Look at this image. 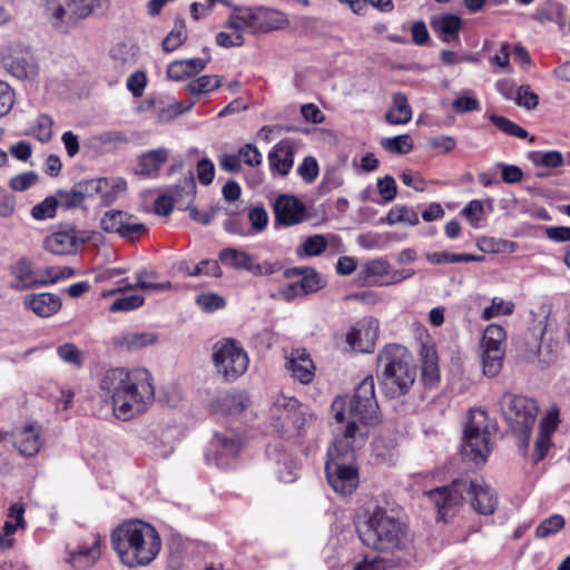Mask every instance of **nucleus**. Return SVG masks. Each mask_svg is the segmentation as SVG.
Wrapping results in <instances>:
<instances>
[{
    "label": "nucleus",
    "instance_id": "obj_55",
    "mask_svg": "<svg viewBox=\"0 0 570 570\" xmlns=\"http://www.w3.org/2000/svg\"><path fill=\"white\" fill-rule=\"evenodd\" d=\"M318 171L317 160L313 156L305 157L297 168L298 175L307 184H312L317 178Z\"/></svg>",
    "mask_w": 570,
    "mask_h": 570
},
{
    "label": "nucleus",
    "instance_id": "obj_14",
    "mask_svg": "<svg viewBox=\"0 0 570 570\" xmlns=\"http://www.w3.org/2000/svg\"><path fill=\"white\" fill-rule=\"evenodd\" d=\"M3 68L21 80H31L37 77L39 66L35 53L29 47L12 43L3 49L1 55Z\"/></svg>",
    "mask_w": 570,
    "mask_h": 570
},
{
    "label": "nucleus",
    "instance_id": "obj_51",
    "mask_svg": "<svg viewBox=\"0 0 570 570\" xmlns=\"http://www.w3.org/2000/svg\"><path fill=\"white\" fill-rule=\"evenodd\" d=\"M514 104L524 109L532 110L539 104V96L531 91L530 86L522 85L517 88Z\"/></svg>",
    "mask_w": 570,
    "mask_h": 570
},
{
    "label": "nucleus",
    "instance_id": "obj_4",
    "mask_svg": "<svg viewBox=\"0 0 570 570\" xmlns=\"http://www.w3.org/2000/svg\"><path fill=\"white\" fill-rule=\"evenodd\" d=\"M111 546L125 566L135 568L147 566L157 557L161 540L153 525L131 520L114 530Z\"/></svg>",
    "mask_w": 570,
    "mask_h": 570
},
{
    "label": "nucleus",
    "instance_id": "obj_53",
    "mask_svg": "<svg viewBox=\"0 0 570 570\" xmlns=\"http://www.w3.org/2000/svg\"><path fill=\"white\" fill-rule=\"evenodd\" d=\"M145 298L141 295H129L125 297L117 298L109 307V311L112 313L117 312H128L139 308L144 305Z\"/></svg>",
    "mask_w": 570,
    "mask_h": 570
},
{
    "label": "nucleus",
    "instance_id": "obj_20",
    "mask_svg": "<svg viewBox=\"0 0 570 570\" xmlns=\"http://www.w3.org/2000/svg\"><path fill=\"white\" fill-rule=\"evenodd\" d=\"M286 370L302 384H309L315 376V365L305 348H295L286 356Z\"/></svg>",
    "mask_w": 570,
    "mask_h": 570
},
{
    "label": "nucleus",
    "instance_id": "obj_35",
    "mask_svg": "<svg viewBox=\"0 0 570 570\" xmlns=\"http://www.w3.org/2000/svg\"><path fill=\"white\" fill-rule=\"evenodd\" d=\"M138 48L134 45L120 42L112 47L110 57L116 66L122 69L131 68L137 60Z\"/></svg>",
    "mask_w": 570,
    "mask_h": 570
},
{
    "label": "nucleus",
    "instance_id": "obj_3",
    "mask_svg": "<svg viewBox=\"0 0 570 570\" xmlns=\"http://www.w3.org/2000/svg\"><path fill=\"white\" fill-rule=\"evenodd\" d=\"M332 410L337 422H347L344 432L336 438L363 445L367 436V428L379 422V404L373 376L364 377L351 399L336 397L332 403Z\"/></svg>",
    "mask_w": 570,
    "mask_h": 570
},
{
    "label": "nucleus",
    "instance_id": "obj_18",
    "mask_svg": "<svg viewBox=\"0 0 570 570\" xmlns=\"http://www.w3.org/2000/svg\"><path fill=\"white\" fill-rule=\"evenodd\" d=\"M100 557V538L92 534L86 541L78 543L76 547L68 548L67 561L75 569L83 570L94 566Z\"/></svg>",
    "mask_w": 570,
    "mask_h": 570
},
{
    "label": "nucleus",
    "instance_id": "obj_36",
    "mask_svg": "<svg viewBox=\"0 0 570 570\" xmlns=\"http://www.w3.org/2000/svg\"><path fill=\"white\" fill-rule=\"evenodd\" d=\"M212 446L222 449V454L235 456L242 448V439L233 431L215 433Z\"/></svg>",
    "mask_w": 570,
    "mask_h": 570
},
{
    "label": "nucleus",
    "instance_id": "obj_10",
    "mask_svg": "<svg viewBox=\"0 0 570 570\" xmlns=\"http://www.w3.org/2000/svg\"><path fill=\"white\" fill-rule=\"evenodd\" d=\"M212 362L218 379L232 383L246 373L249 357L239 342L224 338L214 344Z\"/></svg>",
    "mask_w": 570,
    "mask_h": 570
},
{
    "label": "nucleus",
    "instance_id": "obj_39",
    "mask_svg": "<svg viewBox=\"0 0 570 570\" xmlns=\"http://www.w3.org/2000/svg\"><path fill=\"white\" fill-rule=\"evenodd\" d=\"M479 351L484 375L489 377L497 376L503 366L505 356L504 352H498L494 354V352H490L484 348H479Z\"/></svg>",
    "mask_w": 570,
    "mask_h": 570
},
{
    "label": "nucleus",
    "instance_id": "obj_48",
    "mask_svg": "<svg viewBox=\"0 0 570 570\" xmlns=\"http://www.w3.org/2000/svg\"><path fill=\"white\" fill-rule=\"evenodd\" d=\"M490 120L495 127L507 135L522 139L528 137V131L525 129L503 116L493 114L490 116Z\"/></svg>",
    "mask_w": 570,
    "mask_h": 570
},
{
    "label": "nucleus",
    "instance_id": "obj_19",
    "mask_svg": "<svg viewBox=\"0 0 570 570\" xmlns=\"http://www.w3.org/2000/svg\"><path fill=\"white\" fill-rule=\"evenodd\" d=\"M275 410L283 426H293L298 433L312 421V416H306L305 411L294 397L282 396L276 401Z\"/></svg>",
    "mask_w": 570,
    "mask_h": 570
},
{
    "label": "nucleus",
    "instance_id": "obj_46",
    "mask_svg": "<svg viewBox=\"0 0 570 570\" xmlns=\"http://www.w3.org/2000/svg\"><path fill=\"white\" fill-rule=\"evenodd\" d=\"M385 150L393 154H409L413 149V140L410 135H399L382 140Z\"/></svg>",
    "mask_w": 570,
    "mask_h": 570
},
{
    "label": "nucleus",
    "instance_id": "obj_38",
    "mask_svg": "<svg viewBox=\"0 0 570 570\" xmlns=\"http://www.w3.org/2000/svg\"><path fill=\"white\" fill-rule=\"evenodd\" d=\"M168 150L165 148L154 149L140 157L139 165L144 175H153L166 163Z\"/></svg>",
    "mask_w": 570,
    "mask_h": 570
},
{
    "label": "nucleus",
    "instance_id": "obj_52",
    "mask_svg": "<svg viewBox=\"0 0 570 570\" xmlns=\"http://www.w3.org/2000/svg\"><path fill=\"white\" fill-rule=\"evenodd\" d=\"M39 176L35 171H26L10 178L9 187L14 191H26L38 183Z\"/></svg>",
    "mask_w": 570,
    "mask_h": 570
},
{
    "label": "nucleus",
    "instance_id": "obj_30",
    "mask_svg": "<svg viewBox=\"0 0 570 570\" xmlns=\"http://www.w3.org/2000/svg\"><path fill=\"white\" fill-rule=\"evenodd\" d=\"M385 119L391 125H404L412 119V108L403 92H395L392 107L385 114Z\"/></svg>",
    "mask_w": 570,
    "mask_h": 570
},
{
    "label": "nucleus",
    "instance_id": "obj_23",
    "mask_svg": "<svg viewBox=\"0 0 570 570\" xmlns=\"http://www.w3.org/2000/svg\"><path fill=\"white\" fill-rule=\"evenodd\" d=\"M23 305L39 317H50L61 308V298L53 293H32L23 298Z\"/></svg>",
    "mask_w": 570,
    "mask_h": 570
},
{
    "label": "nucleus",
    "instance_id": "obj_44",
    "mask_svg": "<svg viewBox=\"0 0 570 570\" xmlns=\"http://www.w3.org/2000/svg\"><path fill=\"white\" fill-rule=\"evenodd\" d=\"M385 220L389 225L404 223L410 226H415L419 224V216L413 208L407 206H396L390 209Z\"/></svg>",
    "mask_w": 570,
    "mask_h": 570
},
{
    "label": "nucleus",
    "instance_id": "obj_25",
    "mask_svg": "<svg viewBox=\"0 0 570 570\" xmlns=\"http://www.w3.org/2000/svg\"><path fill=\"white\" fill-rule=\"evenodd\" d=\"M268 163L272 170L285 176L294 164V148L288 141H279L268 154Z\"/></svg>",
    "mask_w": 570,
    "mask_h": 570
},
{
    "label": "nucleus",
    "instance_id": "obj_28",
    "mask_svg": "<svg viewBox=\"0 0 570 570\" xmlns=\"http://www.w3.org/2000/svg\"><path fill=\"white\" fill-rule=\"evenodd\" d=\"M24 508L21 504L14 503L9 509L8 520L4 522L0 530V548L8 549L13 544V533L18 528H22Z\"/></svg>",
    "mask_w": 570,
    "mask_h": 570
},
{
    "label": "nucleus",
    "instance_id": "obj_32",
    "mask_svg": "<svg viewBox=\"0 0 570 570\" xmlns=\"http://www.w3.org/2000/svg\"><path fill=\"white\" fill-rule=\"evenodd\" d=\"M196 195V183L193 173L184 179L181 185L176 186L169 195L173 205L179 209L189 208Z\"/></svg>",
    "mask_w": 570,
    "mask_h": 570
},
{
    "label": "nucleus",
    "instance_id": "obj_34",
    "mask_svg": "<svg viewBox=\"0 0 570 570\" xmlns=\"http://www.w3.org/2000/svg\"><path fill=\"white\" fill-rule=\"evenodd\" d=\"M505 331L501 325L490 324L483 332L480 348L488 350L490 352H504Z\"/></svg>",
    "mask_w": 570,
    "mask_h": 570
},
{
    "label": "nucleus",
    "instance_id": "obj_61",
    "mask_svg": "<svg viewBox=\"0 0 570 570\" xmlns=\"http://www.w3.org/2000/svg\"><path fill=\"white\" fill-rule=\"evenodd\" d=\"M58 197V204L60 203L66 208L78 207L83 203L81 191L78 189L77 184L70 190H59Z\"/></svg>",
    "mask_w": 570,
    "mask_h": 570
},
{
    "label": "nucleus",
    "instance_id": "obj_33",
    "mask_svg": "<svg viewBox=\"0 0 570 570\" xmlns=\"http://www.w3.org/2000/svg\"><path fill=\"white\" fill-rule=\"evenodd\" d=\"M156 277V272L154 271H140L136 274V283L135 284H127L126 286L118 287L116 289H112L110 294L116 293H122L128 289H144V291H153V292H163L168 291L173 287L170 282H164V283H147V278H154Z\"/></svg>",
    "mask_w": 570,
    "mask_h": 570
},
{
    "label": "nucleus",
    "instance_id": "obj_31",
    "mask_svg": "<svg viewBox=\"0 0 570 570\" xmlns=\"http://www.w3.org/2000/svg\"><path fill=\"white\" fill-rule=\"evenodd\" d=\"M127 183L121 177L101 178V188H99V199L102 205L109 206L125 195Z\"/></svg>",
    "mask_w": 570,
    "mask_h": 570
},
{
    "label": "nucleus",
    "instance_id": "obj_62",
    "mask_svg": "<svg viewBox=\"0 0 570 570\" xmlns=\"http://www.w3.org/2000/svg\"><path fill=\"white\" fill-rule=\"evenodd\" d=\"M377 188L384 203H391L396 197L397 186L392 176H385L377 180Z\"/></svg>",
    "mask_w": 570,
    "mask_h": 570
},
{
    "label": "nucleus",
    "instance_id": "obj_12",
    "mask_svg": "<svg viewBox=\"0 0 570 570\" xmlns=\"http://www.w3.org/2000/svg\"><path fill=\"white\" fill-rule=\"evenodd\" d=\"M106 2L107 0H47L46 16L53 28L68 32Z\"/></svg>",
    "mask_w": 570,
    "mask_h": 570
},
{
    "label": "nucleus",
    "instance_id": "obj_57",
    "mask_svg": "<svg viewBox=\"0 0 570 570\" xmlns=\"http://www.w3.org/2000/svg\"><path fill=\"white\" fill-rule=\"evenodd\" d=\"M248 220L255 233H262L268 224V214L263 206H256L249 209Z\"/></svg>",
    "mask_w": 570,
    "mask_h": 570
},
{
    "label": "nucleus",
    "instance_id": "obj_8",
    "mask_svg": "<svg viewBox=\"0 0 570 570\" xmlns=\"http://www.w3.org/2000/svg\"><path fill=\"white\" fill-rule=\"evenodd\" d=\"M495 431L485 411H471L462 439V455L475 463L484 462L492 451Z\"/></svg>",
    "mask_w": 570,
    "mask_h": 570
},
{
    "label": "nucleus",
    "instance_id": "obj_11",
    "mask_svg": "<svg viewBox=\"0 0 570 570\" xmlns=\"http://www.w3.org/2000/svg\"><path fill=\"white\" fill-rule=\"evenodd\" d=\"M286 23L287 19L281 12L234 4L225 27L243 35L244 31L252 33L268 32L281 29Z\"/></svg>",
    "mask_w": 570,
    "mask_h": 570
},
{
    "label": "nucleus",
    "instance_id": "obj_6",
    "mask_svg": "<svg viewBox=\"0 0 570 570\" xmlns=\"http://www.w3.org/2000/svg\"><path fill=\"white\" fill-rule=\"evenodd\" d=\"M361 541L368 548L382 552L402 549L406 529L399 519L390 515L384 509L376 508L357 525Z\"/></svg>",
    "mask_w": 570,
    "mask_h": 570
},
{
    "label": "nucleus",
    "instance_id": "obj_60",
    "mask_svg": "<svg viewBox=\"0 0 570 570\" xmlns=\"http://www.w3.org/2000/svg\"><path fill=\"white\" fill-rule=\"evenodd\" d=\"M196 303L205 312H213L225 306V299L218 294H199L196 297Z\"/></svg>",
    "mask_w": 570,
    "mask_h": 570
},
{
    "label": "nucleus",
    "instance_id": "obj_26",
    "mask_svg": "<svg viewBox=\"0 0 570 570\" xmlns=\"http://www.w3.org/2000/svg\"><path fill=\"white\" fill-rule=\"evenodd\" d=\"M249 404L246 393L239 392L235 394L226 393L210 402V409L220 414H238L243 412Z\"/></svg>",
    "mask_w": 570,
    "mask_h": 570
},
{
    "label": "nucleus",
    "instance_id": "obj_16",
    "mask_svg": "<svg viewBox=\"0 0 570 570\" xmlns=\"http://www.w3.org/2000/svg\"><path fill=\"white\" fill-rule=\"evenodd\" d=\"M275 224L285 227L306 219V206L293 195H281L274 203Z\"/></svg>",
    "mask_w": 570,
    "mask_h": 570
},
{
    "label": "nucleus",
    "instance_id": "obj_13",
    "mask_svg": "<svg viewBox=\"0 0 570 570\" xmlns=\"http://www.w3.org/2000/svg\"><path fill=\"white\" fill-rule=\"evenodd\" d=\"M99 226L105 233L116 234L128 242H137L148 232L144 223L139 222L132 214L120 209L105 212Z\"/></svg>",
    "mask_w": 570,
    "mask_h": 570
},
{
    "label": "nucleus",
    "instance_id": "obj_49",
    "mask_svg": "<svg viewBox=\"0 0 570 570\" xmlns=\"http://www.w3.org/2000/svg\"><path fill=\"white\" fill-rule=\"evenodd\" d=\"M514 311V304L512 302H504L502 298L494 297L492 304L485 307L482 312V318L489 321L500 314L511 315Z\"/></svg>",
    "mask_w": 570,
    "mask_h": 570
},
{
    "label": "nucleus",
    "instance_id": "obj_64",
    "mask_svg": "<svg viewBox=\"0 0 570 570\" xmlns=\"http://www.w3.org/2000/svg\"><path fill=\"white\" fill-rule=\"evenodd\" d=\"M126 85L127 89L132 94L134 97H141L147 85V78L145 72L135 71L128 77Z\"/></svg>",
    "mask_w": 570,
    "mask_h": 570
},
{
    "label": "nucleus",
    "instance_id": "obj_63",
    "mask_svg": "<svg viewBox=\"0 0 570 570\" xmlns=\"http://www.w3.org/2000/svg\"><path fill=\"white\" fill-rule=\"evenodd\" d=\"M298 283L305 295L315 293L322 287L320 276L313 268H309Z\"/></svg>",
    "mask_w": 570,
    "mask_h": 570
},
{
    "label": "nucleus",
    "instance_id": "obj_54",
    "mask_svg": "<svg viewBox=\"0 0 570 570\" xmlns=\"http://www.w3.org/2000/svg\"><path fill=\"white\" fill-rule=\"evenodd\" d=\"M193 107V104L183 106L180 102L173 101L169 105L158 109L157 119L158 122H168L177 116L188 111Z\"/></svg>",
    "mask_w": 570,
    "mask_h": 570
},
{
    "label": "nucleus",
    "instance_id": "obj_41",
    "mask_svg": "<svg viewBox=\"0 0 570 570\" xmlns=\"http://www.w3.org/2000/svg\"><path fill=\"white\" fill-rule=\"evenodd\" d=\"M476 247L483 253H513L517 244L502 238L482 236L476 239Z\"/></svg>",
    "mask_w": 570,
    "mask_h": 570
},
{
    "label": "nucleus",
    "instance_id": "obj_45",
    "mask_svg": "<svg viewBox=\"0 0 570 570\" xmlns=\"http://www.w3.org/2000/svg\"><path fill=\"white\" fill-rule=\"evenodd\" d=\"M187 39L186 24L184 20H176L173 30L167 35L163 41V49L165 51H174L181 46Z\"/></svg>",
    "mask_w": 570,
    "mask_h": 570
},
{
    "label": "nucleus",
    "instance_id": "obj_21",
    "mask_svg": "<svg viewBox=\"0 0 570 570\" xmlns=\"http://www.w3.org/2000/svg\"><path fill=\"white\" fill-rule=\"evenodd\" d=\"M12 436L14 448L26 456L36 455L43 445L41 428L36 424L17 428Z\"/></svg>",
    "mask_w": 570,
    "mask_h": 570
},
{
    "label": "nucleus",
    "instance_id": "obj_1",
    "mask_svg": "<svg viewBox=\"0 0 570 570\" xmlns=\"http://www.w3.org/2000/svg\"><path fill=\"white\" fill-rule=\"evenodd\" d=\"M100 391L111 400L114 414L122 421L144 413L155 400L151 374L142 368H110L99 383Z\"/></svg>",
    "mask_w": 570,
    "mask_h": 570
},
{
    "label": "nucleus",
    "instance_id": "obj_42",
    "mask_svg": "<svg viewBox=\"0 0 570 570\" xmlns=\"http://www.w3.org/2000/svg\"><path fill=\"white\" fill-rule=\"evenodd\" d=\"M222 79L218 76H200L186 85V91L190 95L207 94L218 88Z\"/></svg>",
    "mask_w": 570,
    "mask_h": 570
},
{
    "label": "nucleus",
    "instance_id": "obj_2",
    "mask_svg": "<svg viewBox=\"0 0 570 570\" xmlns=\"http://www.w3.org/2000/svg\"><path fill=\"white\" fill-rule=\"evenodd\" d=\"M426 495L443 521L456 514L465 495H469L472 509L479 514L491 515L498 508L495 490L482 478H459L448 485L430 490Z\"/></svg>",
    "mask_w": 570,
    "mask_h": 570
},
{
    "label": "nucleus",
    "instance_id": "obj_50",
    "mask_svg": "<svg viewBox=\"0 0 570 570\" xmlns=\"http://www.w3.org/2000/svg\"><path fill=\"white\" fill-rule=\"evenodd\" d=\"M57 206L58 199L56 197H47L32 207L31 216L37 220L52 218L56 215Z\"/></svg>",
    "mask_w": 570,
    "mask_h": 570
},
{
    "label": "nucleus",
    "instance_id": "obj_27",
    "mask_svg": "<svg viewBox=\"0 0 570 570\" xmlns=\"http://www.w3.org/2000/svg\"><path fill=\"white\" fill-rule=\"evenodd\" d=\"M208 63V59L191 58L177 60L168 65L167 76L175 81L195 76L203 71Z\"/></svg>",
    "mask_w": 570,
    "mask_h": 570
},
{
    "label": "nucleus",
    "instance_id": "obj_37",
    "mask_svg": "<svg viewBox=\"0 0 570 570\" xmlns=\"http://www.w3.org/2000/svg\"><path fill=\"white\" fill-rule=\"evenodd\" d=\"M157 341V335L154 333H137L130 332L126 333L120 337L115 340V344L127 348V350H138L148 345H153Z\"/></svg>",
    "mask_w": 570,
    "mask_h": 570
},
{
    "label": "nucleus",
    "instance_id": "obj_58",
    "mask_svg": "<svg viewBox=\"0 0 570 570\" xmlns=\"http://www.w3.org/2000/svg\"><path fill=\"white\" fill-rule=\"evenodd\" d=\"M57 353L63 362L72 364L77 367L81 366V352L75 344L65 343L57 348Z\"/></svg>",
    "mask_w": 570,
    "mask_h": 570
},
{
    "label": "nucleus",
    "instance_id": "obj_43",
    "mask_svg": "<svg viewBox=\"0 0 570 570\" xmlns=\"http://www.w3.org/2000/svg\"><path fill=\"white\" fill-rule=\"evenodd\" d=\"M275 464V473L279 481L284 483H291L295 480L297 466L288 454H278Z\"/></svg>",
    "mask_w": 570,
    "mask_h": 570
},
{
    "label": "nucleus",
    "instance_id": "obj_47",
    "mask_svg": "<svg viewBox=\"0 0 570 570\" xmlns=\"http://www.w3.org/2000/svg\"><path fill=\"white\" fill-rule=\"evenodd\" d=\"M564 524L566 521L562 515L553 514L538 524L535 529V535L540 539L548 538L549 535L556 534L561 529H563Z\"/></svg>",
    "mask_w": 570,
    "mask_h": 570
},
{
    "label": "nucleus",
    "instance_id": "obj_9",
    "mask_svg": "<svg viewBox=\"0 0 570 570\" xmlns=\"http://www.w3.org/2000/svg\"><path fill=\"white\" fill-rule=\"evenodd\" d=\"M498 405L511 430L520 438L523 445L528 446L539 410L537 402L522 395L505 393Z\"/></svg>",
    "mask_w": 570,
    "mask_h": 570
},
{
    "label": "nucleus",
    "instance_id": "obj_29",
    "mask_svg": "<svg viewBox=\"0 0 570 570\" xmlns=\"http://www.w3.org/2000/svg\"><path fill=\"white\" fill-rule=\"evenodd\" d=\"M218 258L225 266L235 269H245L250 273L255 261L254 255L233 247L222 249L218 254Z\"/></svg>",
    "mask_w": 570,
    "mask_h": 570
},
{
    "label": "nucleus",
    "instance_id": "obj_59",
    "mask_svg": "<svg viewBox=\"0 0 570 570\" xmlns=\"http://www.w3.org/2000/svg\"><path fill=\"white\" fill-rule=\"evenodd\" d=\"M343 176L336 167L327 168L324 173L320 189L328 193L343 185Z\"/></svg>",
    "mask_w": 570,
    "mask_h": 570
},
{
    "label": "nucleus",
    "instance_id": "obj_22",
    "mask_svg": "<svg viewBox=\"0 0 570 570\" xmlns=\"http://www.w3.org/2000/svg\"><path fill=\"white\" fill-rule=\"evenodd\" d=\"M430 26L442 42L452 43L459 41L463 22L462 19L454 13H444L433 16L430 19Z\"/></svg>",
    "mask_w": 570,
    "mask_h": 570
},
{
    "label": "nucleus",
    "instance_id": "obj_40",
    "mask_svg": "<svg viewBox=\"0 0 570 570\" xmlns=\"http://www.w3.org/2000/svg\"><path fill=\"white\" fill-rule=\"evenodd\" d=\"M473 228H481L485 222L484 203L480 199L469 202L460 212Z\"/></svg>",
    "mask_w": 570,
    "mask_h": 570
},
{
    "label": "nucleus",
    "instance_id": "obj_5",
    "mask_svg": "<svg viewBox=\"0 0 570 570\" xmlns=\"http://www.w3.org/2000/svg\"><path fill=\"white\" fill-rule=\"evenodd\" d=\"M377 376L389 396L405 394L416 376L406 348L399 344L386 345L377 356Z\"/></svg>",
    "mask_w": 570,
    "mask_h": 570
},
{
    "label": "nucleus",
    "instance_id": "obj_17",
    "mask_svg": "<svg viewBox=\"0 0 570 570\" xmlns=\"http://www.w3.org/2000/svg\"><path fill=\"white\" fill-rule=\"evenodd\" d=\"M379 323L376 320H364L352 327L346 334V343L358 353H371L377 337Z\"/></svg>",
    "mask_w": 570,
    "mask_h": 570
},
{
    "label": "nucleus",
    "instance_id": "obj_15",
    "mask_svg": "<svg viewBox=\"0 0 570 570\" xmlns=\"http://www.w3.org/2000/svg\"><path fill=\"white\" fill-rule=\"evenodd\" d=\"M88 239L85 232H78L75 227L68 226L48 235L43 240V247L53 255H72Z\"/></svg>",
    "mask_w": 570,
    "mask_h": 570
},
{
    "label": "nucleus",
    "instance_id": "obj_56",
    "mask_svg": "<svg viewBox=\"0 0 570 570\" xmlns=\"http://www.w3.org/2000/svg\"><path fill=\"white\" fill-rule=\"evenodd\" d=\"M327 247V240L323 235H313L306 238L302 249L306 256L321 255Z\"/></svg>",
    "mask_w": 570,
    "mask_h": 570
},
{
    "label": "nucleus",
    "instance_id": "obj_7",
    "mask_svg": "<svg viewBox=\"0 0 570 570\" xmlns=\"http://www.w3.org/2000/svg\"><path fill=\"white\" fill-rule=\"evenodd\" d=\"M362 445L335 438L327 450L325 471L331 488L341 495L352 494L358 485L356 450Z\"/></svg>",
    "mask_w": 570,
    "mask_h": 570
},
{
    "label": "nucleus",
    "instance_id": "obj_24",
    "mask_svg": "<svg viewBox=\"0 0 570 570\" xmlns=\"http://www.w3.org/2000/svg\"><path fill=\"white\" fill-rule=\"evenodd\" d=\"M10 273L14 277L11 288L22 291L38 286V274L32 269L28 258L21 257L10 266Z\"/></svg>",
    "mask_w": 570,
    "mask_h": 570
}]
</instances>
